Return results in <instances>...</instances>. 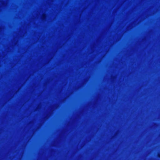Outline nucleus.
I'll return each instance as SVG.
<instances>
[{
    "mask_svg": "<svg viewBox=\"0 0 160 160\" xmlns=\"http://www.w3.org/2000/svg\"><path fill=\"white\" fill-rule=\"evenodd\" d=\"M158 157H159V158H160V154H158Z\"/></svg>",
    "mask_w": 160,
    "mask_h": 160,
    "instance_id": "obj_1",
    "label": "nucleus"
}]
</instances>
